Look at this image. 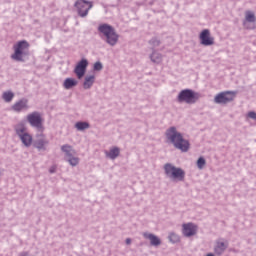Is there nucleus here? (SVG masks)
<instances>
[{
  "instance_id": "33",
  "label": "nucleus",
  "mask_w": 256,
  "mask_h": 256,
  "mask_svg": "<svg viewBox=\"0 0 256 256\" xmlns=\"http://www.w3.org/2000/svg\"><path fill=\"white\" fill-rule=\"evenodd\" d=\"M206 256H215L213 253H208Z\"/></svg>"
},
{
  "instance_id": "16",
  "label": "nucleus",
  "mask_w": 256,
  "mask_h": 256,
  "mask_svg": "<svg viewBox=\"0 0 256 256\" xmlns=\"http://www.w3.org/2000/svg\"><path fill=\"white\" fill-rule=\"evenodd\" d=\"M143 236L145 237V239L150 240L151 245H161V240L156 235H153L152 233H143Z\"/></svg>"
},
{
  "instance_id": "14",
  "label": "nucleus",
  "mask_w": 256,
  "mask_h": 256,
  "mask_svg": "<svg viewBox=\"0 0 256 256\" xmlns=\"http://www.w3.org/2000/svg\"><path fill=\"white\" fill-rule=\"evenodd\" d=\"M248 22H256L255 12L252 10H246L245 12V19L243 20V26H245V28H249Z\"/></svg>"
},
{
  "instance_id": "7",
  "label": "nucleus",
  "mask_w": 256,
  "mask_h": 256,
  "mask_svg": "<svg viewBox=\"0 0 256 256\" xmlns=\"http://www.w3.org/2000/svg\"><path fill=\"white\" fill-rule=\"evenodd\" d=\"M27 121L32 127H36L40 133H43V118L40 112H30V114L27 115Z\"/></svg>"
},
{
  "instance_id": "18",
  "label": "nucleus",
  "mask_w": 256,
  "mask_h": 256,
  "mask_svg": "<svg viewBox=\"0 0 256 256\" xmlns=\"http://www.w3.org/2000/svg\"><path fill=\"white\" fill-rule=\"evenodd\" d=\"M48 141L46 140L44 134H40V136L37 138V141L35 142V147L37 149H44L45 145H47Z\"/></svg>"
},
{
  "instance_id": "2",
  "label": "nucleus",
  "mask_w": 256,
  "mask_h": 256,
  "mask_svg": "<svg viewBox=\"0 0 256 256\" xmlns=\"http://www.w3.org/2000/svg\"><path fill=\"white\" fill-rule=\"evenodd\" d=\"M99 32L104 34L106 37V42L111 46H115L119 40V34H117L115 28L110 24H100L98 27Z\"/></svg>"
},
{
  "instance_id": "8",
  "label": "nucleus",
  "mask_w": 256,
  "mask_h": 256,
  "mask_svg": "<svg viewBox=\"0 0 256 256\" xmlns=\"http://www.w3.org/2000/svg\"><path fill=\"white\" fill-rule=\"evenodd\" d=\"M237 92L234 90H224L223 92H219L214 97V102L218 104H227L228 102H232L236 97Z\"/></svg>"
},
{
  "instance_id": "32",
  "label": "nucleus",
  "mask_w": 256,
  "mask_h": 256,
  "mask_svg": "<svg viewBox=\"0 0 256 256\" xmlns=\"http://www.w3.org/2000/svg\"><path fill=\"white\" fill-rule=\"evenodd\" d=\"M20 256H28V253H21Z\"/></svg>"
},
{
  "instance_id": "25",
  "label": "nucleus",
  "mask_w": 256,
  "mask_h": 256,
  "mask_svg": "<svg viewBox=\"0 0 256 256\" xmlns=\"http://www.w3.org/2000/svg\"><path fill=\"white\" fill-rule=\"evenodd\" d=\"M151 60H153V62H161L162 56H161V54H158L157 52H153L151 54Z\"/></svg>"
},
{
  "instance_id": "10",
  "label": "nucleus",
  "mask_w": 256,
  "mask_h": 256,
  "mask_svg": "<svg viewBox=\"0 0 256 256\" xmlns=\"http://www.w3.org/2000/svg\"><path fill=\"white\" fill-rule=\"evenodd\" d=\"M199 39L201 44H203L204 46H212L213 44H215V38L214 36H211V32L208 28L202 30Z\"/></svg>"
},
{
  "instance_id": "13",
  "label": "nucleus",
  "mask_w": 256,
  "mask_h": 256,
  "mask_svg": "<svg viewBox=\"0 0 256 256\" xmlns=\"http://www.w3.org/2000/svg\"><path fill=\"white\" fill-rule=\"evenodd\" d=\"M29 109L27 98H22L15 102L12 106V110L16 111V113H21V111H27Z\"/></svg>"
},
{
  "instance_id": "23",
  "label": "nucleus",
  "mask_w": 256,
  "mask_h": 256,
  "mask_svg": "<svg viewBox=\"0 0 256 256\" xmlns=\"http://www.w3.org/2000/svg\"><path fill=\"white\" fill-rule=\"evenodd\" d=\"M119 149L117 147L111 149L109 153H106V156L109 157L110 159H117L119 157Z\"/></svg>"
},
{
  "instance_id": "27",
  "label": "nucleus",
  "mask_w": 256,
  "mask_h": 256,
  "mask_svg": "<svg viewBox=\"0 0 256 256\" xmlns=\"http://www.w3.org/2000/svg\"><path fill=\"white\" fill-rule=\"evenodd\" d=\"M206 165V161L203 157H200L197 161V166L199 169H203Z\"/></svg>"
},
{
  "instance_id": "6",
  "label": "nucleus",
  "mask_w": 256,
  "mask_h": 256,
  "mask_svg": "<svg viewBox=\"0 0 256 256\" xmlns=\"http://www.w3.org/2000/svg\"><path fill=\"white\" fill-rule=\"evenodd\" d=\"M62 152L65 154L66 161H68L69 165L72 167H77L80 163L79 157H75L76 151H74L71 145H63Z\"/></svg>"
},
{
  "instance_id": "26",
  "label": "nucleus",
  "mask_w": 256,
  "mask_h": 256,
  "mask_svg": "<svg viewBox=\"0 0 256 256\" xmlns=\"http://www.w3.org/2000/svg\"><path fill=\"white\" fill-rule=\"evenodd\" d=\"M169 239L172 243H178V241H180V237L179 235H176V233H171Z\"/></svg>"
},
{
  "instance_id": "24",
  "label": "nucleus",
  "mask_w": 256,
  "mask_h": 256,
  "mask_svg": "<svg viewBox=\"0 0 256 256\" xmlns=\"http://www.w3.org/2000/svg\"><path fill=\"white\" fill-rule=\"evenodd\" d=\"M14 96H15V94L11 90H7V91L3 92V98L6 102H11V100H13Z\"/></svg>"
},
{
  "instance_id": "17",
  "label": "nucleus",
  "mask_w": 256,
  "mask_h": 256,
  "mask_svg": "<svg viewBox=\"0 0 256 256\" xmlns=\"http://www.w3.org/2000/svg\"><path fill=\"white\" fill-rule=\"evenodd\" d=\"M95 80H96L95 74H91L89 76H85V80L83 82V87L84 88H91V86H93Z\"/></svg>"
},
{
  "instance_id": "28",
  "label": "nucleus",
  "mask_w": 256,
  "mask_h": 256,
  "mask_svg": "<svg viewBox=\"0 0 256 256\" xmlns=\"http://www.w3.org/2000/svg\"><path fill=\"white\" fill-rule=\"evenodd\" d=\"M102 68H103L102 62H95L94 70H102Z\"/></svg>"
},
{
  "instance_id": "21",
  "label": "nucleus",
  "mask_w": 256,
  "mask_h": 256,
  "mask_svg": "<svg viewBox=\"0 0 256 256\" xmlns=\"http://www.w3.org/2000/svg\"><path fill=\"white\" fill-rule=\"evenodd\" d=\"M78 80L76 78H66L64 80V88H73V86H77Z\"/></svg>"
},
{
  "instance_id": "34",
  "label": "nucleus",
  "mask_w": 256,
  "mask_h": 256,
  "mask_svg": "<svg viewBox=\"0 0 256 256\" xmlns=\"http://www.w3.org/2000/svg\"><path fill=\"white\" fill-rule=\"evenodd\" d=\"M55 169H50V173H54Z\"/></svg>"
},
{
  "instance_id": "1",
  "label": "nucleus",
  "mask_w": 256,
  "mask_h": 256,
  "mask_svg": "<svg viewBox=\"0 0 256 256\" xmlns=\"http://www.w3.org/2000/svg\"><path fill=\"white\" fill-rule=\"evenodd\" d=\"M166 137L168 141L173 143L176 149H180V151L183 152H187L189 150V141H186V138H183V134H181V132H178L175 126H171L170 128H168V130L166 131Z\"/></svg>"
},
{
  "instance_id": "12",
  "label": "nucleus",
  "mask_w": 256,
  "mask_h": 256,
  "mask_svg": "<svg viewBox=\"0 0 256 256\" xmlns=\"http://www.w3.org/2000/svg\"><path fill=\"white\" fill-rule=\"evenodd\" d=\"M182 231L185 237H192L193 235H196L198 227L194 223H184L182 225Z\"/></svg>"
},
{
  "instance_id": "5",
  "label": "nucleus",
  "mask_w": 256,
  "mask_h": 256,
  "mask_svg": "<svg viewBox=\"0 0 256 256\" xmlns=\"http://www.w3.org/2000/svg\"><path fill=\"white\" fill-rule=\"evenodd\" d=\"M200 94L199 92H195L194 90H191L190 88H186L184 90H181L178 94V101L179 102H187L188 104H193L194 102H197L199 100Z\"/></svg>"
},
{
  "instance_id": "19",
  "label": "nucleus",
  "mask_w": 256,
  "mask_h": 256,
  "mask_svg": "<svg viewBox=\"0 0 256 256\" xmlns=\"http://www.w3.org/2000/svg\"><path fill=\"white\" fill-rule=\"evenodd\" d=\"M32 142H33V136H31L29 132H26V130H24V135L22 136V143L26 147H30L32 145Z\"/></svg>"
},
{
  "instance_id": "29",
  "label": "nucleus",
  "mask_w": 256,
  "mask_h": 256,
  "mask_svg": "<svg viewBox=\"0 0 256 256\" xmlns=\"http://www.w3.org/2000/svg\"><path fill=\"white\" fill-rule=\"evenodd\" d=\"M248 117H250V119H256V112H254V110H251V112H248Z\"/></svg>"
},
{
  "instance_id": "15",
  "label": "nucleus",
  "mask_w": 256,
  "mask_h": 256,
  "mask_svg": "<svg viewBox=\"0 0 256 256\" xmlns=\"http://www.w3.org/2000/svg\"><path fill=\"white\" fill-rule=\"evenodd\" d=\"M227 247H228V243H225V241H217L214 247V251L216 255H222V253L226 251Z\"/></svg>"
},
{
  "instance_id": "20",
  "label": "nucleus",
  "mask_w": 256,
  "mask_h": 256,
  "mask_svg": "<svg viewBox=\"0 0 256 256\" xmlns=\"http://www.w3.org/2000/svg\"><path fill=\"white\" fill-rule=\"evenodd\" d=\"M15 130H16L17 135H19L21 141H23L24 133L26 131L25 124H22V122H20V124H17L15 126Z\"/></svg>"
},
{
  "instance_id": "3",
  "label": "nucleus",
  "mask_w": 256,
  "mask_h": 256,
  "mask_svg": "<svg viewBox=\"0 0 256 256\" xmlns=\"http://www.w3.org/2000/svg\"><path fill=\"white\" fill-rule=\"evenodd\" d=\"M14 53L12 54L11 58L18 61H23L26 54L29 53L30 44L27 42V40H19L16 44L13 46Z\"/></svg>"
},
{
  "instance_id": "22",
  "label": "nucleus",
  "mask_w": 256,
  "mask_h": 256,
  "mask_svg": "<svg viewBox=\"0 0 256 256\" xmlns=\"http://www.w3.org/2000/svg\"><path fill=\"white\" fill-rule=\"evenodd\" d=\"M75 127L78 131H85V129H89V122H76Z\"/></svg>"
},
{
  "instance_id": "4",
  "label": "nucleus",
  "mask_w": 256,
  "mask_h": 256,
  "mask_svg": "<svg viewBox=\"0 0 256 256\" xmlns=\"http://www.w3.org/2000/svg\"><path fill=\"white\" fill-rule=\"evenodd\" d=\"M164 172L167 177L173 179L174 181H184L185 179V171H183V169H180L179 167L171 165V163H167L166 165H164Z\"/></svg>"
},
{
  "instance_id": "30",
  "label": "nucleus",
  "mask_w": 256,
  "mask_h": 256,
  "mask_svg": "<svg viewBox=\"0 0 256 256\" xmlns=\"http://www.w3.org/2000/svg\"><path fill=\"white\" fill-rule=\"evenodd\" d=\"M151 42L154 45H159L160 44V40H157V39L151 40Z\"/></svg>"
},
{
  "instance_id": "9",
  "label": "nucleus",
  "mask_w": 256,
  "mask_h": 256,
  "mask_svg": "<svg viewBox=\"0 0 256 256\" xmlns=\"http://www.w3.org/2000/svg\"><path fill=\"white\" fill-rule=\"evenodd\" d=\"M75 7L77 8L80 16H87L89 10L93 8V2L89 0H76Z\"/></svg>"
},
{
  "instance_id": "11",
  "label": "nucleus",
  "mask_w": 256,
  "mask_h": 256,
  "mask_svg": "<svg viewBox=\"0 0 256 256\" xmlns=\"http://www.w3.org/2000/svg\"><path fill=\"white\" fill-rule=\"evenodd\" d=\"M88 65H89V62L87 58H82L81 60H79V62H77L74 68V72L77 78H83V76H85Z\"/></svg>"
},
{
  "instance_id": "31",
  "label": "nucleus",
  "mask_w": 256,
  "mask_h": 256,
  "mask_svg": "<svg viewBox=\"0 0 256 256\" xmlns=\"http://www.w3.org/2000/svg\"><path fill=\"white\" fill-rule=\"evenodd\" d=\"M126 244L131 245V239H126Z\"/></svg>"
}]
</instances>
